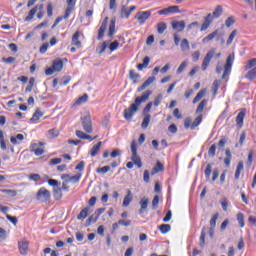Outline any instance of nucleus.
<instances>
[{"label": "nucleus", "mask_w": 256, "mask_h": 256, "mask_svg": "<svg viewBox=\"0 0 256 256\" xmlns=\"http://www.w3.org/2000/svg\"><path fill=\"white\" fill-rule=\"evenodd\" d=\"M151 95H153V91L147 90L142 94V96L136 97L134 103H132L128 109L124 110V119H126V121H131L135 112L139 111V105L147 102Z\"/></svg>", "instance_id": "1"}, {"label": "nucleus", "mask_w": 256, "mask_h": 256, "mask_svg": "<svg viewBox=\"0 0 256 256\" xmlns=\"http://www.w3.org/2000/svg\"><path fill=\"white\" fill-rule=\"evenodd\" d=\"M36 199L40 201V203H47V201L51 199V192L45 187H42L38 190Z\"/></svg>", "instance_id": "2"}, {"label": "nucleus", "mask_w": 256, "mask_h": 256, "mask_svg": "<svg viewBox=\"0 0 256 256\" xmlns=\"http://www.w3.org/2000/svg\"><path fill=\"white\" fill-rule=\"evenodd\" d=\"M83 129L86 133H93V122L91 116L86 115L81 118Z\"/></svg>", "instance_id": "3"}, {"label": "nucleus", "mask_w": 256, "mask_h": 256, "mask_svg": "<svg viewBox=\"0 0 256 256\" xmlns=\"http://www.w3.org/2000/svg\"><path fill=\"white\" fill-rule=\"evenodd\" d=\"M235 61V56L229 55L226 60V64L224 66V73L222 75V79H225L226 75H229L231 73V69L233 67V62Z\"/></svg>", "instance_id": "4"}, {"label": "nucleus", "mask_w": 256, "mask_h": 256, "mask_svg": "<svg viewBox=\"0 0 256 256\" xmlns=\"http://www.w3.org/2000/svg\"><path fill=\"white\" fill-rule=\"evenodd\" d=\"M151 17V11H140L136 14L139 25H145V22Z\"/></svg>", "instance_id": "5"}, {"label": "nucleus", "mask_w": 256, "mask_h": 256, "mask_svg": "<svg viewBox=\"0 0 256 256\" xmlns=\"http://www.w3.org/2000/svg\"><path fill=\"white\" fill-rule=\"evenodd\" d=\"M214 55H215V50H210L206 54V56L204 57V60L202 62V71H207V67H209Z\"/></svg>", "instance_id": "6"}, {"label": "nucleus", "mask_w": 256, "mask_h": 256, "mask_svg": "<svg viewBox=\"0 0 256 256\" xmlns=\"http://www.w3.org/2000/svg\"><path fill=\"white\" fill-rule=\"evenodd\" d=\"M108 23H109V17H105L99 30H98V36H97L98 41H101V39H103V37H105V31H107Z\"/></svg>", "instance_id": "7"}, {"label": "nucleus", "mask_w": 256, "mask_h": 256, "mask_svg": "<svg viewBox=\"0 0 256 256\" xmlns=\"http://www.w3.org/2000/svg\"><path fill=\"white\" fill-rule=\"evenodd\" d=\"M187 23H185V20H181V21H173L171 23L172 29L174 31H178V33H181L183 31H185V27H186Z\"/></svg>", "instance_id": "8"}, {"label": "nucleus", "mask_w": 256, "mask_h": 256, "mask_svg": "<svg viewBox=\"0 0 256 256\" xmlns=\"http://www.w3.org/2000/svg\"><path fill=\"white\" fill-rule=\"evenodd\" d=\"M67 8L65 10L64 19H69V16L71 15L73 8L75 7V1L74 0H66Z\"/></svg>", "instance_id": "9"}, {"label": "nucleus", "mask_w": 256, "mask_h": 256, "mask_svg": "<svg viewBox=\"0 0 256 256\" xmlns=\"http://www.w3.org/2000/svg\"><path fill=\"white\" fill-rule=\"evenodd\" d=\"M213 19V15L208 14L205 17L204 23L202 24L200 31H207V29H209V27L211 26V23H213Z\"/></svg>", "instance_id": "10"}, {"label": "nucleus", "mask_w": 256, "mask_h": 256, "mask_svg": "<svg viewBox=\"0 0 256 256\" xmlns=\"http://www.w3.org/2000/svg\"><path fill=\"white\" fill-rule=\"evenodd\" d=\"M30 151L36 155V157H40V155H43L45 153V150L43 148H39V144L33 143L30 146Z\"/></svg>", "instance_id": "11"}, {"label": "nucleus", "mask_w": 256, "mask_h": 256, "mask_svg": "<svg viewBox=\"0 0 256 256\" xmlns=\"http://www.w3.org/2000/svg\"><path fill=\"white\" fill-rule=\"evenodd\" d=\"M18 247H19V252L21 253V255H27V253H29V242L22 241V242L18 243Z\"/></svg>", "instance_id": "12"}, {"label": "nucleus", "mask_w": 256, "mask_h": 256, "mask_svg": "<svg viewBox=\"0 0 256 256\" xmlns=\"http://www.w3.org/2000/svg\"><path fill=\"white\" fill-rule=\"evenodd\" d=\"M37 9H43V4L39 5V6H35L34 8H32L29 13L28 16L24 19V21L29 22L31 21L34 17L35 14L37 13Z\"/></svg>", "instance_id": "13"}, {"label": "nucleus", "mask_w": 256, "mask_h": 256, "mask_svg": "<svg viewBox=\"0 0 256 256\" xmlns=\"http://www.w3.org/2000/svg\"><path fill=\"white\" fill-rule=\"evenodd\" d=\"M155 81V76L149 77L140 87H138L137 91L138 93H141V91H145L149 85H152V83Z\"/></svg>", "instance_id": "14"}, {"label": "nucleus", "mask_w": 256, "mask_h": 256, "mask_svg": "<svg viewBox=\"0 0 256 256\" xmlns=\"http://www.w3.org/2000/svg\"><path fill=\"white\" fill-rule=\"evenodd\" d=\"M147 207H149V199L148 198H142L140 200V210H139L140 215L142 213H145V211H147Z\"/></svg>", "instance_id": "15"}, {"label": "nucleus", "mask_w": 256, "mask_h": 256, "mask_svg": "<svg viewBox=\"0 0 256 256\" xmlns=\"http://www.w3.org/2000/svg\"><path fill=\"white\" fill-rule=\"evenodd\" d=\"M81 37V32L76 31L74 35L72 36V45L74 47H81V41H79V38Z\"/></svg>", "instance_id": "16"}, {"label": "nucleus", "mask_w": 256, "mask_h": 256, "mask_svg": "<svg viewBox=\"0 0 256 256\" xmlns=\"http://www.w3.org/2000/svg\"><path fill=\"white\" fill-rule=\"evenodd\" d=\"M246 111L245 109L241 110L237 117H236V123L238 126L243 127V121L245 119Z\"/></svg>", "instance_id": "17"}, {"label": "nucleus", "mask_w": 256, "mask_h": 256, "mask_svg": "<svg viewBox=\"0 0 256 256\" xmlns=\"http://www.w3.org/2000/svg\"><path fill=\"white\" fill-rule=\"evenodd\" d=\"M131 201H133V194L131 193V190H127V195L124 197L122 204L123 207H129Z\"/></svg>", "instance_id": "18"}, {"label": "nucleus", "mask_w": 256, "mask_h": 256, "mask_svg": "<svg viewBox=\"0 0 256 256\" xmlns=\"http://www.w3.org/2000/svg\"><path fill=\"white\" fill-rule=\"evenodd\" d=\"M129 77L134 84H137L139 83V79H141V74L135 72V70H130Z\"/></svg>", "instance_id": "19"}, {"label": "nucleus", "mask_w": 256, "mask_h": 256, "mask_svg": "<svg viewBox=\"0 0 256 256\" xmlns=\"http://www.w3.org/2000/svg\"><path fill=\"white\" fill-rule=\"evenodd\" d=\"M90 210H91V208H89V207H85L84 209H82L80 211L79 215L77 216V219L79 221H83L84 219H87Z\"/></svg>", "instance_id": "20"}, {"label": "nucleus", "mask_w": 256, "mask_h": 256, "mask_svg": "<svg viewBox=\"0 0 256 256\" xmlns=\"http://www.w3.org/2000/svg\"><path fill=\"white\" fill-rule=\"evenodd\" d=\"M217 35H219V30H215L214 32L208 34L206 37H204L202 39V43H209V41H213V39H215V37H217Z\"/></svg>", "instance_id": "21"}, {"label": "nucleus", "mask_w": 256, "mask_h": 256, "mask_svg": "<svg viewBox=\"0 0 256 256\" xmlns=\"http://www.w3.org/2000/svg\"><path fill=\"white\" fill-rule=\"evenodd\" d=\"M226 157L224 158V164L226 167H231V159H233V154H231V150L226 149L225 150Z\"/></svg>", "instance_id": "22"}, {"label": "nucleus", "mask_w": 256, "mask_h": 256, "mask_svg": "<svg viewBox=\"0 0 256 256\" xmlns=\"http://www.w3.org/2000/svg\"><path fill=\"white\" fill-rule=\"evenodd\" d=\"M131 161L138 167V169L143 167V162L141 161V157H139L138 154H132Z\"/></svg>", "instance_id": "23"}, {"label": "nucleus", "mask_w": 256, "mask_h": 256, "mask_svg": "<svg viewBox=\"0 0 256 256\" xmlns=\"http://www.w3.org/2000/svg\"><path fill=\"white\" fill-rule=\"evenodd\" d=\"M103 145V142H98L96 145H94L90 150L91 157H97V153H99L101 146Z\"/></svg>", "instance_id": "24"}, {"label": "nucleus", "mask_w": 256, "mask_h": 256, "mask_svg": "<svg viewBox=\"0 0 256 256\" xmlns=\"http://www.w3.org/2000/svg\"><path fill=\"white\" fill-rule=\"evenodd\" d=\"M23 139H25V136L23 134H17L16 137L12 136L10 138V142L12 143V145H19V143H21Z\"/></svg>", "instance_id": "25"}, {"label": "nucleus", "mask_w": 256, "mask_h": 256, "mask_svg": "<svg viewBox=\"0 0 256 256\" xmlns=\"http://www.w3.org/2000/svg\"><path fill=\"white\" fill-rule=\"evenodd\" d=\"M161 171H165V166L161 162H157L152 170V175H155V173H161Z\"/></svg>", "instance_id": "26"}, {"label": "nucleus", "mask_w": 256, "mask_h": 256, "mask_svg": "<svg viewBox=\"0 0 256 256\" xmlns=\"http://www.w3.org/2000/svg\"><path fill=\"white\" fill-rule=\"evenodd\" d=\"M205 237H207V228L203 227L201 230V235H200V247L203 249L205 247Z\"/></svg>", "instance_id": "27"}, {"label": "nucleus", "mask_w": 256, "mask_h": 256, "mask_svg": "<svg viewBox=\"0 0 256 256\" xmlns=\"http://www.w3.org/2000/svg\"><path fill=\"white\" fill-rule=\"evenodd\" d=\"M52 67L55 71H62L63 70V61L62 60H54Z\"/></svg>", "instance_id": "28"}, {"label": "nucleus", "mask_w": 256, "mask_h": 256, "mask_svg": "<svg viewBox=\"0 0 256 256\" xmlns=\"http://www.w3.org/2000/svg\"><path fill=\"white\" fill-rule=\"evenodd\" d=\"M53 193H54V199H56V201H59V199L63 198V191L61 190V188L59 187L53 188Z\"/></svg>", "instance_id": "29"}, {"label": "nucleus", "mask_w": 256, "mask_h": 256, "mask_svg": "<svg viewBox=\"0 0 256 256\" xmlns=\"http://www.w3.org/2000/svg\"><path fill=\"white\" fill-rule=\"evenodd\" d=\"M165 31H167V23L165 22L158 23L157 32L159 33V35H163Z\"/></svg>", "instance_id": "30"}, {"label": "nucleus", "mask_w": 256, "mask_h": 256, "mask_svg": "<svg viewBox=\"0 0 256 256\" xmlns=\"http://www.w3.org/2000/svg\"><path fill=\"white\" fill-rule=\"evenodd\" d=\"M243 169H244L243 161L238 162L236 172L234 175L235 179H239V177H241V171H243Z\"/></svg>", "instance_id": "31"}, {"label": "nucleus", "mask_w": 256, "mask_h": 256, "mask_svg": "<svg viewBox=\"0 0 256 256\" xmlns=\"http://www.w3.org/2000/svg\"><path fill=\"white\" fill-rule=\"evenodd\" d=\"M159 231L165 235L167 233H169V231H171V225L169 224H162L159 226Z\"/></svg>", "instance_id": "32"}, {"label": "nucleus", "mask_w": 256, "mask_h": 256, "mask_svg": "<svg viewBox=\"0 0 256 256\" xmlns=\"http://www.w3.org/2000/svg\"><path fill=\"white\" fill-rule=\"evenodd\" d=\"M203 121V115L200 114L198 117L195 118L194 122L191 125V129H195V127H199Z\"/></svg>", "instance_id": "33"}, {"label": "nucleus", "mask_w": 256, "mask_h": 256, "mask_svg": "<svg viewBox=\"0 0 256 256\" xmlns=\"http://www.w3.org/2000/svg\"><path fill=\"white\" fill-rule=\"evenodd\" d=\"M246 79H249V81H253V79H256V67L248 71V73L246 74Z\"/></svg>", "instance_id": "34"}, {"label": "nucleus", "mask_w": 256, "mask_h": 256, "mask_svg": "<svg viewBox=\"0 0 256 256\" xmlns=\"http://www.w3.org/2000/svg\"><path fill=\"white\" fill-rule=\"evenodd\" d=\"M115 35V19L110 21L108 37H113Z\"/></svg>", "instance_id": "35"}, {"label": "nucleus", "mask_w": 256, "mask_h": 256, "mask_svg": "<svg viewBox=\"0 0 256 256\" xmlns=\"http://www.w3.org/2000/svg\"><path fill=\"white\" fill-rule=\"evenodd\" d=\"M41 117H43V112H41V109L37 108L31 118V121H39V119H41Z\"/></svg>", "instance_id": "36"}, {"label": "nucleus", "mask_w": 256, "mask_h": 256, "mask_svg": "<svg viewBox=\"0 0 256 256\" xmlns=\"http://www.w3.org/2000/svg\"><path fill=\"white\" fill-rule=\"evenodd\" d=\"M237 221L241 228L245 227V215L243 213L240 212L237 214Z\"/></svg>", "instance_id": "37"}, {"label": "nucleus", "mask_w": 256, "mask_h": 256, "mask_svg": "<svg viewBox=\"0 0 256 256\" xmlns=\"http://www.w3.org/2000/svg\"><path fill=\"white\" fill-rule=\"evenodd\" d=\"M87 99H89V95L84 94L76 100L75 105H83V103H87Z\"/></svg>", "instance_id": "38"}, {"label": "nucleus", "mask_w": 256, "mask_h": 256, "mask_svg": "<svg viewBox=\"0 0 256 256\" xmlns=\"http://www.w3.org/2000/svg\"><path fill=\"white\" fill-rule=\"evenodd\" d=\"M223 15V7L217 6L216 9L213 12V19H219V16Z\"/></svg>", "instance_id": "39"}, {"label": "nucleus", "mask_w": 256, "mask_h": 256, "mask_svg": "<svg viewBox=\"0 0 256 256\" xmlns=\"http://www.w3.org/2000/svg\"><path fill=\"white\" fill-rule=\"evenodd\" d=\"M55 137H59V130L53 128L48 131V138L55 139Z\"/></svg>", "instance_id": "40"}, {"label": "nucleus", "mask_w": 256, "mask_h": 256, "mask_svg": "<svg viewBox=\"0 0 256 256\" xmlns=\"http://www.w3.org/2000/svg\"><path fill=\"white\" fill-rule=\"evenodd\" d=\"M212 167H213V164H207L206 166V169H205V177L206 179L209 181V179H211V173H212Z\"/></svg>", "instance_id": "41"}, {"label": "nucleus", "mask_w": 256, "mask_h": 256, "mask_svg": "<svg viewBox=\"0 0 256 256\" xmlns=\"http://www.w3.org/2000/svg\"><path fill=\"white\" fill-rule=\"evenodd\" d=\"M207 100H202L200 103H199V105H198V107H197V109H196V113H203V110L205 109V107H206V105H207Z\"/></svg>", "instance_id": "42"}, {"label": "nucleus", "mask_w": 256, "mask_h": 256, "mask_svg": "<svg viewBox=\"0 0 256 256\" xmlns=\"http://www.w3.org/2000/svg\"><path fill=\"white\" fill-rule=\"evenodd\" d=\"M203 97H205V90H200L197 95L195 96V98L193 99V103H198V101H201V99H203Z\"/></svg>", "instance_id": "43"}, {"label": "nucleus", "mask_w": 256, "mask_h": 256, "mask_svg": "<svg viewBox=\"0 0 256 256\" xmlns=\"http://www.w3.org/2000/svg\"><path fill=\"white\" fill-rule=\"evenodd\" d=\"M0 191L1 193H5L6 195H9V197H17V190L3 189Z\"/></svg>", "instance_id": "44"}, {"label": "nucleus", "mask_w": 256, "mask_h": 256, "mask_svg": "<svg viewBox=\"0 0 256 256\" xmlns=\"http://www.w3.org/2000/svg\"><path fill=\"white\" fill-rule=\"evenodd\" d=\"M67 181H68V183H79V181H81V174H76L75 176H70V178Z\"/></svg>", "instance_id": "45"}, {"label": "nucleus", "mask_w": 256, "mask_h": 256, "mask_svg": "<svg viewBox=\"0 0 256 256\" xmlns=\"http://www.w3.org/2000/svg\"><path fill=\"white\" fill-rule=\"evenodd\" d=\"M150 121H151V115L145 116L141 125L142 129H147V127H149Z\"/></svg>", "instance_id": "46"}, {"label": "nucleus", "mask_w": 256, "mask_h": 256, "mask_svg": "<svg viewBox=\"0 0 256 256\" xmlns=\"http://www.w3.org/2000/svg\"><path fill=\"white\" fill-rule=\"evenodd\" d=\"M180 47L183 51H189L190 49V46H189V40L187 39H183L181 44H180Z\"/></svg>", "instance_id": "47"}, {"label": "nucleus", "mask_w": 256, "mask_h": 256, "mask_svg": "<svg viewBox=\"0 0 256 256\" xmlns=\"http://www.w3.org/2000/svg\"><path fill=\"white\" fill-rule=\"evenodd\" d=\"M109 171H111V166H104L96 169V173H102V175H105V173H109Z\"/></svg>", "instance_id": "48"}, {"label": "nucleus", "mask_w": 256, "mask_h": 256, "mask_svg": "<svg viewBox=\"0 0 256 256\" xmlns=\"http://www.w3.org/2000/svg\"><path fill=\"white\" fill-rule=\"evenodd\" d=\"M255 65H256V59L253 58V59L248 61V63L245 66V70L249 71V69H253V67H255Z\"/></svg>", "instance_id": "49"}, {"label": "nucleus", "mask_w": 256, "mask_h": 256, "mask_svg": "<svg viewBox=\"0 0 256 256\" xmlns=\"http://www.w3.org/2000/svg\"><path fill=\"white\" fill-rule=\"evenodd\" d=\"M237 30H233L232 32H231V34L229 35V37H228V40H227V45H231V43H233V39H235V37H237Z\"/></svg>", "instance_id": "50"}, {"label": "nucleus", "mask_w": 256, "mask_h": 256, "mask_svg": "<svg viewBox=\"0 0 256 256\" xmlns=\"http://www.w3.org/2000/svg\"><path fill=\"white\" fill-rule=\"evenodd\" d=\"M99 216L95 217L94 215H91L87 220H86V227H90L91 223H97V219Z\"/></svg>", "instance_id": "51"}, {"label": "nucleus", "mask_w": 256, "mask_h": 256, "mask_svg": "<svg viewBox=\"0 0 256 256\" xmlns=\"http://www.w3.org/2000/svg\"><path fill=\"white\" fill-rule=\"evenodd\" d=\"M185 69H187V62L184 61L180 64V66L178 67L176 73L177 75H181V73H183V71H185Z\"/></svg>", "instance_id": "52"}, {"label": "nucleus", "mask_w": 256, "mask_h": 256, "mask_svg": "<svg viewBox=\"0 0 256 256\" xmlns=\"http://www.w3.org/2000/svg\"><path fill=\"white\" fill-rule=\"evenodd\" d=\"M217 219H219V214H215L210 220V228L215 229L217 225Z\"/></svg>", "instance_id": "53"}, {"label": "nucleus", "mask_w": 256, "mask_h": 256, "mask_svg": "<svg viewBox=\"0 0 256 256\" xmlns=\"http://www.w3.org/2000/svg\"><path fill=\"white\" fill-rule=\"evenodd\" d=\"M159 207V196H154L152 200V209L155 211Z\"/></svg>", "instance_id": "54"}, {"label": "nucleus", "mask_w": 256, "mask_h": 256, "mask_svg": "<svg viewBox=\"0 0 256 256\" xmlns=\"http://www.w3.org/2000/svg\"><path fill=\"white\" fill-rule=\"evenodd\" d=\"M216 151H217V145H216V144H213V145L209 148V150H208V155H209V157H214Z\"/></svg>", "instance_id": "55"}, {"label": "nucleus", "mask_w": 256, "mask_h": 256, "mask_svg": "<svg viewBox=\"0 0 256 256\" xmlns=\"http://www.w3.org/2000/svg\"><path fill=\"white\" fill-rule=\"evenodd\" d=\"M235 24V18L233 16H230L226 19L225 25L226 27H231Z\"/></svg>", "instance_id": "56"}, {"label": "nucleus", "mask_w": 256, "mask_h": 256, "mask_svg": "<svg viewBox=\"0 0 256 256\" xmlns=\"http://www.w3.org/2000/svg\"><path fill=\"white\" fill-rule=\"evenodd\" d=\"M161 101H163V94H159V95L154 99V107H159V105H161Z\"/></svg>", "instance_id": "57"}, {"label": "nucleus", "mask_w": 256, "mask_h": 256, "mask_svg": "<svg viewBox=\"0 0 256 256\" xmlns=\"http://www.w3.org/2000/svg\"><path fill=\"white\" fill-rule=\"evenodd\" d=\"M168 13L171 15L173 13H181L179 6H170L168 7Z\"/></svg>", "instance_id": "58"}, {"label": "nucleus", "mask_w": 256, "mask_h": 256, "mask_svg": "<svg viewBox=\"0 0 256 256\" xmlns=\"http://www.w3.org/2000/svg\"><path fill=\"white\" fill-rule=\"evenodd\" d=\"M110 51H117L119 49V41H114L109 46Z\"/></svg>", "instance_id": "59"}, {"label": "nucleus", "mask_w": 256, "mask_h": 256, "mask_svg": "<svg viewBox=\"0 0 256 256\" xmlns=\"http://www.w3.org/2000/svg\"><path fill=\"white\" fill-rule=\"evenodd\" d=\"M219 85H220V83L218 80H215L213 82L212 89H213L214 95H217V91H219Z\"/></svg>", "instance_id": "60"}, {"label": "nucleus", "mask_w": 256, "mask_h": 256, "mask_svg": "<svg viewBox=\"0 0 256 256\" xmlns=\"http://www.w3.org/2000/svg\"><path fill=\"white\" fill-rule=\"evenodd\" d=\"M62 162H63V159H61V158H52L50 160L49 165H59Z\"/></svg>", "instance_id": "61"}, {"label": "nucleus", "mask_w": 256, "mask_h": 256, "mask_svg": "<svg viewBox=\"0 0 256 256\" xmlns=\"http://www.w3.org/2000/svg\"><path fill=\"white\" fill-rule=\"evenodd\" d=\"M6 219H8V221L13 223L14 225H17V223H18L17 217H15V216L6 215Z\"/></svg>", "instance_id": "62"}, {"label": "nucleus", "mask_w": 256, "mask_h": 256, "mask_svg": "<svg viewBox=\"0 0 256 256\" xmlns=\"http://www.w3.org/2000/svg\"><path fill=\"white\" fill-rule=\"evenodd\" d=\"M76 171H83L85 169V162L80 161L77 166L75 167Z\"/></svg>", "instance_id": "63"}, {"label": "nucleus", "mask_w": 256, "mask_h": 256, "mask_svg": "<svg viewBox=\"0 0 256 256\" xmlns=\"http://www.w3.org/2000/svg\"><path fill=\"white\" fill-rule=\"evenodd\" d=\"M168 131H169L170 133H173V135H175V133H177V125H175V124L170 125V126L168 127Z\"/></svg>", "instance_id": "64"}]
</instances>
